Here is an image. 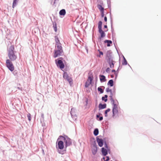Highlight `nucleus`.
<instances>
[{
	"mask_svg": "<svg viewBox=\"0 0 161 161\" xmlns=\"http://www.w3.org/2000/svg\"><path fill=\"white\" fill-rule=\"evenodd\" d=\"M14 47V45L11 46L8 51V56L10 61H14L17 58V56L15 54Z\"/></svg>",
	"mask_w": 161,
	"mask_h": 161,
	"instance_id": "2",
	"label": "nucleus"
},
{
	"mask_svg": "<svg viewBox=\"0 0 161 161\" xmlns=\"http://www.w3.org/2000/svg\"><path fill=\"white\" fill-rule=\"evenodd\" d=\"M56 24H56V23L55 21H54L53 22V25H56Z\"/></svg>",
	"mask_w": 161,
	"mask_h": 161,
	"instance_id": "56",
	"label": "nucleus"
},
{
	"mask_svg": "<svg viewBox=\"0 0 161 161\" xmlns=\"http://www.w3.org/2000/svg\"><path fill=\"white\" fill-rule=\"evenodd\" d=\"M17 88L19 89V90H20L21 91L22 90V88L21 87H20L19 86H17Z\"/></svg>",
	"mask_w": 161,
	"mask_h": 161,
	"instance_id": "50",
	"label": "nucleus"
},
{
	"mask_svg": "<svg viewBox=\"0 0 161 161\" xmlns=\"http://www.w3.org/2000/svg\"><path fill=\"white\" fill-rule=\"evenodd\" d=\"M105 43H107V46L110 47L111 46V44L112 43V41L110 40H105L104 42Z\"/></svg>",
	"mask_w": 161,
	"mask_h": 161,
	"instance_id": "19",
	"label": "nucleus"
},
{
	"mask_svg": "<svg viewBox=\"0 0 161 161\" xmlns=\"http://www.w3.org/2000/svg\"><path fill=\"white\" fill-rule=\"evenodd\" d=\"M110 70V69L109 67L107 68L106 70V71L107 73H109Z\"/></svg>",
	"mask_w": 161,
	"mask_h": 161,
	"instance_id": "47",
	"label": "nucleus"
},
{
	"mask_svg": "<svg viewBox=\"0 0 161 161\" xmlns=\"http://www.w3.org/2000/svg\"><path fill=\"white\" fill-rule=\"evenodd\" d=\"M19 0H13L12 8H14V7L17 5Z\"/></svg>",
	"mask_w": 161,
	"mask_h": 161,
	"instance_id": "25",
	"label": "nucleus"
},
{
	"mask_svg": "<svg viewBox=\"0 0 161 161\" xmlns=\"http://www.w3.org/2000/svg\"><path fill=\"white\" fill-rule=\"evenodd\" d=\"M55 44L57 45V44H61V43H60V41L58 37L57 36H55Z\"/></svg>",
	"mask_w": 161,
	"mask_h": 161,
	"instance_id": "23",
	"label": "nucleus"
},
{
	"mask_svg": "<svg viewBox=\"0 0 161 161\" xmlns=\"http://www.w3.org/2000/svg\"><path fill=\"white\" fill-rule=\"evenodd\" d=\"M53 27L54 31L56 32L57 31V24L53 25Z\"/></svg>",
	"mask_w": 161,
	"mask_h": 161,
	"instance_id": "41",
	"label": "nucleus"
},
{
	"mask_svg": "<svg viewBox=\"0 0 161 161\" xmlns=\"http://www.w3.org/2000/svg\"><path fill=\"white\" fill-rule=\"evenodd\" d=\"M63 52V51H60L59 50H57L56 49L54 50L53 57L56 58L58 56L61 55Z\"/></svg>",
	"mask_w": 161,
	"mask_h": 161,
	"instance_id": "11",
	"label": "nucleus"
},
{
	"mask_svg": "<svg viewBox=\"0 0 161 161\" xmlns=\"http://www.w3.org/2000/svg\"><path fill=\"white\" fill-rule=\"evenodd\" d=\"M57 46V50H59L60 51H63V50L62 49V47L61 46V44H59L56 45Z\"/></svg>",
	"mask_w": 161,
	"mask_h": 161,
	"instance_id": "26",
	"label": "nucleus"
},
{
	"mask_svg": "<svg viewBox=\"0 0 161 161\" xmlns=\"http://www.w3.org/2000/svg\"><path fill=\"white\" fill-rule=\"evenodd\" d=\"M107 17L106 16H105L104 17V20L105 22H107Z\"/></svg>",
	"mask_w": 161,
	"mask_h": 161,
	"instance_id": "49",
	"label": "nucleus"
},
{
	"mask_svg": "<svg viewBox=\"0 0 161 161\" xmlns=\"http://www.w3.org/2000/svg\"><path fill=\"white\" fill-rule=\"evenodd\" d=\"M112 117L114 118L115 115L118 113V108H112Z\"/></svg>",
	"mask_w": 161,
	"mask_h": 161,
	"instance_id": "17",
	"label": "nucleus"
},
{
	"mask_svg": "<svg viewBox=\"0 0 161 161\" xmlns=\"http://www.w3.org/2000/svg\"><path fill=\"white\" fill-rule=\"evenodd\" d=\"M110 111V109L109 108H108L104 111V114L105 117H108V113Z\"/></svg>",
	"mask_w": 161,
	"mask_h": 161,
	"instance_id": "33",
	"label": "nucleus"
},
{
	"mask_svg": "<svg viewBox=\"0 0 161 161\" xmlns=\"http://www.w3.org/2000/svg\"><path fill=\"white\" fill-rule=\"evenodd\" d=\"M12 61L9 59H7L6 65L8 69L11 71L12 72L14 70V66Z\"/></svg>",
	"mask_w": 161,
	"mask_h": 161,
	"instance_id": "6",
	"label": "nucleus"
},
{
	"mask_svg": "<svg viewBox=\"0 0 161 161\" xmlns=\"http://www.w3.org/2000/svg\"><path fill=\"white\" fill-rule=\"evenodd\" d=\"M59 0H54L53 2V4L57 3L59 1Z\"/></svg>",
	"mask_w": 161,
	"mask_h": 161,
	"instance_id": "46",
	"label": "nucleus"
},
{
	"mask_svg": "<svg viewBox=\"0 0 161 161\" xmlns=\"http://www.w3.org/2000/svg\"><path fill=\"white\" fill-rule=\"evenodd\" d=\"M13 71V74H14V76H17L18 74V71L16 70H14Z\"/></svg>",
	"mask_w": 161,
	"mask_h": 161,
	"instance_id": "37",
	"label": "nucleus"
},
{
	"mask_svg": "<svg viewBox=\"0 0 161 161\" xmlns=\"http://www.w3.org/2000/svg\"><path fill=\"white\" fill-rule=\"evenodd\" d=\"M104 147L105 148V149H108V144L106 142H105V143H104Z\"/></svg>",
	"mask_w": 161,
	"mask_h": 161,
	"instance_id": "43",
	"label": "nucleus"
},
{
	"mask_svg": "<svg viewBox=\"0 0 161 161\" xmlns=\"http://www.w3.org/2000/svg\"><path fill=\"white\" fill-rule=\"evenodd\" d=\"M110 23H111V31H112V38L113 39L114 38L115 33L114 32V29L113 28V19L111 16V13H110Z\"/></svg>",
	"mask_w": 161,
	"mask_h": 161,
	"instance_id": "9",
	"label": "nucleus"
},
{
	"mask_svg": "<svg viewBox=\"0 0 161 161\" xmlns=\"http://www.w3.org/2000/svg\"><path fill=\"white\" fill-rule=\"evenodd\" d=\"M101 14V16L102 17H103L104 16V11L100 12Z\"/></svg>",
	"mask_w": 161,
	"mask_h": 161,
	"instance_id": "45",
	"label": "nucleus"
},
{
	"mask_svg": "<svg viewBox=\"0 0 161 161\" xmlns=\"http://www.w3.org/2000/svg\"><path fill=\"white\" fill-rule=\"evenodd\" d=\"M109 97H110V101L111 102V103H112V102H114V100L113 99V96H110Z\"/></svg>",
	"mask_w": 161,
	"mask_h": 161,
	"instance_id": "42",
	"label": "nucleus"
},
{
	"mask_svg": "<svg viewBox=\"0 0 161 161\" xmlns=\"http://www.w3.org/2000/svg\"><path fill=\"white\" fill-rule=\"evenodd\" d=\"M105 157H103L102 158V159H101V160L102 161V159H103L104 160H105Z\"/></svg>",
	"mask_w": 161,
	"mask_h": 161,
	"instance_id": "62",
	"label": "nucleus"
},
{
	"mask_svg": "<svg viewBox=\"0 0 161 161\" xmlns=\"http://www.w3.org/2000/svg\"><path fill=\"white\" fill-rule=\"evenodd\" d=\"M99 134V130L97 128H95L93 131V134L94 135L97 136Z\"/></svg>",
	"mask_w": 161,
	"mask_h": 161,
	"instance_id": "24",
	"label": "nucleus"
},
{
	"mask_svg": "<svg viewBox=\"0 0 161 161\" xmlns=\"http://www.w3.org/2000/svg\"><path fill=\"white\" fill-rule=\"evenodd\" d=\"M115 101L117 102V104L115 103V101L111 103L113 106L112 108H118V104L119 103L117 100L116 99Z\"/></svg>",
	"mask_w": 161,
	"mask_h": 161,
	"instance_id": "18",
	"label": "nucleus"
},
{
	"mask_svg": "<svg viewBox=\"0 0 161 161\" xmlns=\"http://www.w3.org/2000/svg\"><path fill=\"white\" fill-rule=\"evenodd\" d=\"M104 28H107V25H105L104 26Z\"/></svg>",
	"mask_w": 161,
	"mask_h": 161,
	"instance_id": "59",
	"label": "nucleus"
},
{
	"mask_svg": "<svg viewBox=\"0 0 161 161\" xmlns=\"http://www.w3.org/2000/svg\"><path fill=\"white\" fill-rule=\"evenodd\" d=\"M108 96L107 95H105L104 96L102 97V99L103 101H104L105 102H107L108 100Z\"/></svg>",
	"mask_w": 161,
	"mask_h": 161,
	"instance_id": "31",
	"label": "nucleus"
},
{
	"mask_svg": "<svg viewBox=\"0 0 161 161\" xmlns=\"http://www.w3.org/2000/svg\"><path fill=\"white\" fill-rule=\"evenodd\" d=\"M31 114L30 113H29L27 114V117L28 118V119L29 121H31Z\"/></svg>",
	"mask_w": 161,
	"mask_h": 161,
	"instance_id": "39",
	"label": "nucleus"
},
{
	"mask_svg": "<svg viewBox=\"0 0 161 161\" xmlns=\"http://www.w3.org/2000/svg\"><path fill=\"white\" fill-rule=\"evenodd\" d=\"M59 14L60 15L64 16L66 14V10L65 9H62L59 12Z\"/></svg>",
	"mask_w": 161,
	"mask_h": 161,
	"instance_id": "20",
	"label": "nucleus"
},
{
	"mask_svg": "<svg viewBox=\"0 0 161 161\" xmlns=\"http://www.w3.org/2000/svg\"><path fill=\"white\" fill-rule=\"evenodd\" d=\"M99 77L101 82L102 83L106 81V77L104 75H100Z\"/></svg>",
	"mask_w": 161,
	"mask_h": 161,
	"instance_id": "15",
	"label": "nucleus"
},
{
	"mask_svg": "<svg viewBox=\"0 0 161 161\" xmlns=\"http://www.w3.org/2000/svg\"><path fill=\"white\" fill-rule=\"evenodd\" d=\"M71 117L74 119L75 120L77 119V116L75 114V113H72L71 112H70Z\"/></svg>",
	"mask_w": 161,
	"mask_h": 161,
	"instance_id": "32",
	"label": "nucleus"
},
{
	"mask_svg": "<svg viewBox=\"0 0 161 161\" xmlns=\"http://www.w3.org/2000/svg\"><path fill=\"white\" fill-rule=\"evenodd\" d=\"M88 99H86V104H87L88 103Z\"/></svg>",
	"mask_w": 161,
	"mask_h": 161,
	"instance_id": "61",
	"label": "nucleus"
},
{
	"mask_svg": "<svg viewBox=\"0 0 161 161\" xmlns=\"http://www.w3.org/2000/svg\"><path fill=\"white\" fill-rule=\"evenodd\" d=\"M107 150H108V153H110V148H108V149H107Z\"/></svg>",
	"mask_w": 161,
	"mask_h": 161,
	"instance_id": "51",
	"label": "nucleus"
},
{
	"mask_svg": "<svg viewBox=\"0 0 161 161\" xmlns=\"http://www.w3.org/2000/svg\"><path fill=\"white\" fill-rule=\"evenodd\" d=\"M109 92H110V93L113 92L112 90L111 89H109Z\"/></svg>",
	"mask_w": 161,
	"mask_h": 161,
	"instance_id": "60",
	"label": "nucleus"
},
{
	"mask_svg": "<svg viewBox=\"0 0 161 161\" xmlns=\"http://www.w3.org/2000/svg\"><path fill=\"white\" fill-rule=\"evenodd\" d=\"M102 87H103L104 89L105 88V87L104 86H99L97 88L98 91L100 92L101 94L103 93L104 92V90L102 88Z\"/></svg>",
	"mask_w": 161,
	"mask_h": 161,
	"instance_id": "22",
	"label": "nucleus"
},
{
	"mask_svg": "<svg viewBox=\"0 0 161 161\" xmlns=\"http://www.w3.org/2000/svg\"><path fill=\"white\" fill-rule=\"evenodd\" d=\"M102 22L101 21H99L98 23V32L100 34V36L98 38V41L100 42L102 38L104 37L106 35L105 32L103 31L102 29Z\"/></svg>",
	"mask_w": 161,
	"mask_h": 161,
	"instance_id": "4",
	"label": "nucleus"
},
{
	"mask_svg": "<svg viewBox=\"0 0 161 161\" xmlns=\"http://www.w3.org/2000/svg\"><path fill=\"white\" fill-rule=\"evenodd\" d=\"M99 53V55H97V57H101V55H103V53L102 51H100L99 49L98 50Z\"/></svg>",
	"mask_w": 161,
	"mask_h": 161,
	"instance_id": "38",
	"label": "nucleus"
},
{
	"mask_svg": "<svg viewBox=\"0 0 161 161\" xmlns=\"http://www.w3.org/2000/svg\"><path fill=\"white\" fill-rule=\"evenodd\" d=\"M107 61L108 63L110 68H114V62H115V61L113 60L110 61Z\"/></svg>",
	"mask_w": 161,
	"mask_h": 161,
	"instance_id": "16",
	"label": "nucleus"
},
{
	"mask_svg": "<svg viewBox=\"0 0 161 161\" xmlns=\"http://www.w3.org/2000/svg\"><path fill=\"white\" fill-rule=\"evenodd\" d=\"M40 122L42 123L44 121V115L43 113H42L41 115V118L40 119Z\"/></svg>",
	"mask_w": 161,
	"mask_h": 161,
	"instance_id": "35",
	"label": "nucleus"
},
{
	"mask_svg": "<svg viewBox=\"0 0 161 161\" xmlns=\"http://www.w3.org/2000/svg\"><path fill=\"white\" fill-rule=\"evenodd\" d=\"M41 123L42 124V126H45V124L44 122V121L43 122H42V123Z\"/></svg>",
	"mask_w": 161,
	"mask_h": 161,
	"instance_id": "48",
	"label": "nucleus"
},
{
	"mask_svg": "<svg viewBox=\"0 0 161 161\" xmlns=\"http://www.w3.org/2000/svg\"><path fill=\"white\" fill-rule=\"evenodd\" d=\"M97 150V147H94L92 149V153L93 155H95L96 154Z\"/></svg>",
	"mask_w": 161,
	"mask_h": 161,
	"instance_id": "28",
	"label": "nucleus"
},
{
	"mask_svg": "<svg viewBox=\"0 0 161 161\" xmlns=\"http://www.w3.org/2000/svg\"><path fill=\"white\" fill-rule=\"evenodd\" d=\"M107 107V104L104 103L103 104L102 103H100L98 105L99 110H100L102 109L105 108Z\"/></svg>",
	"mask_w": 161,
	"mask_h": 161,
	"instance_id": "14",
	"label": "nucleus"
},
{
	"mask_svg": "<svg viewBox=\"0 0 161 161\" xmlns=\"http://www.w3.org/2000/svg\"><path fill=\"white\" fill-rule=\"evenodd\" d=\"M107 4L108 8L110 9V10L111 11V0H107ZM111 13V11H110V13Z\"/></svg>",
	"mask_w": 161,
	"mask_h": 161,
	"instance_id": "34",
	"label": "nucleus"
},
{
	"mask_svg": "<svg viewBox=\"0 0 161 161\" xmlns=\"http://www.w3.org/2000/svg\"><path fill=\"white\" fill-rule=\"evenodd\" d=\"M103 137L102 136H99L96 137V141L98 143L99 146L101 147L103 145L104 143V141L103 139L102 138Z\"/></svg>",
	"mask_w": 161,
	"mask_h": 161,
	"instance_id": "8",
	"label": "nucleus"
},
{
	"mask_svg": "<svg viewBox=\"0 0 161 161\" xmlns=\"http://www.w3.org/2000/svg\"><path fill=\"white\" fill-rule=\"evenodd\" d=\"M112 72H114V73H116V70L115 69H112Z\"/></svg>",
	"mask_w": 161,
	"mask_h": 161,
	"instance_id": "58",
	"label": "nucleus"
},
{
	"mask_svg": "<svg viewBox=\"0 0 161 161\" xmlns=\"http://www.w3.org/2000/svg\"><path fill=\"white\" fill-rule=\"evenodd\" d=\"M122 64L123 65H126L128 64V63L126 59L123 56V60L122 62Z\"/></svg>",
	"mask_w": 161,
	"mask_h": 161,
	"instance_id": "27",
	"label": "nucleus"
},
{
	"mask_svg": "<svg viewBox=\"0 0 161 161\" xmlns=\"http://www.w3.org/2000/svg\"><path fill=\"white\" fill-rule=\"evenodd\" d=\"M96 119L97 120L101 121L103 120V116H99L98 115H96Z\"/></svg>",
	"mask_w": 161,
	"mask_h": 161,
	"instance_id": "29",
	"label": "nucleus"
},
{
	"mask_svg": "<svg viewBox=\"0 0 161 161\" xmlns=\"http://www.w3.org/2000/svg\"><path fill=\"white\" fill-rule=\"evenodd\" d=\"M93 80V76L92 72H90L88 73V76L87 81H90V82L92 83V82Z\"/></svg>",
	"mask_w": 161,
	"mask_h": 161,
	"instance_id": "12",
	"label": "nucleus"
},
{
	"mask_svg": "<svg viewBox=\"0 0 161 161\" xmlns=\"http://www.w3.org/2000/svg\"><path fill=\"white\" fill-rule=\"evenodd\" d=\"M105 158H106V159L105 160H104V161H108L110 160V158L109 156H106Z\"/></svg>",
	"mask_w": 161,
	"mask_h": 161,
	"instance_id": "44",
	"label": "nucleus"
},
{
	"mask_svg": "<svg viewBox=\"0 0 161 161\" xmlns=\"http://www.w3.org/2000/svg\"><path fill=\"white\" fill-rule=\"evenodd\" d=\"M110 96H113V92L112 93H110Z\"/></svg>",
	"mask_w": 161,
	"mask_h": 161,
	"instance_id": "64",
	"label": "nucleus"
},
{
	"mask_svg": "<svg viewBox=\"0 0 161 161\" xmlns=\"http://www.w3.org/2000/svg\"><path fill=\"white\" fill-rule=\"evenodd\" d=\"M96 115H98L99 116H103L102 114L99 113L98 114H97Z\"/></svg>",
	"mask_w": 161,
	"mask_h": 161,
	"instance_id": "54",
	"label": "nucleus"
},
{
	"mask_svg": "<svg viewBox=\"0 0 161 161\" xmlns=\"http://www.w3.org/2000/svg\"><path fill=\"white\" fill-rule=\"evenodd\" d=\"M59 139L62 140L64 142V149L63 150L60 151L58 150V153L63 155L66 153L67 147L72 145V140L66 135L59 136Z\"/></svg>",
	"mask_w": 161,
	"mask_h": 161,
	"instance_id": "1",
	"label": "nucleus"
},
{
	"mask_svg": "<svg viewBox=\"0 0 161 161\" xmlns=\"http://www.w3.org/2000/svg\"><path fill=\"white\" fill-rule=\"evenodd\" d=\"M98 8L99 9L100 12L103 11L104 10V8L100 4H98L97 5Z\"/></svg>",
	"mask_w": 161,
	"mask_h": 161,
	"instance_id": "30",
	"label": "nucleus"
},
{
	"mask_svg": "<svg viewBox=\"0 0 161 161\" xmlns=\"http://www.w3.org/2000/svg\"><path fill=\"white\" fill-rule=\"evenodd\" d=\"M101 151L102 155L104 156H106L108 154V151L107 150V149H105L104 147L101 148Z\"/></svg>",
	"mask_w": 161,
	"mask_h": 161,
	"instance_id": "13",
	"label": "nucleus"
},
{
	"mask_svg": "<svg viewBox=\"0 0 161 161\" xmlns=\"http://www.w3.org/2000/svg\"><path fill=\"white\" fill-rule=\"evenodd\" d=\"M114 74L115 75V79H116L117 78L118 74L116 73H114Z\"/></svg>",
	"mask_w": 161,
	"mask_h": 161,
	"instance_id": "55",
	"label": "nucleus"
},
{
	"mask_svg": "<svg viewBox=\"0 0 161 161\" xmlns=\"http://www.w3.org/2000/svg\"><path fill=\"white\" fill-rule=\"evenodd\" d=\"M109 89L108 87L106 88V92H109Z\"/></svg>",
	"mask_w": 161,
	"mask_h": 161,
	"instance_id": "52",
	"label": "nucleus"
},
{
	"mask_svg": "<svg viewBox=\"0 0 161 161\" xmlns=\"http://www.w3.org/2000/svg\"><path fill=\"white\" fill-rule=\"evenodd\" d=\"M106 137H104V138H103V141H104V143H105V142H106Z\"/></svg>",
	"mask_w": 161,
	"mask_h": 161,
	"instance_id": "53",
	"label": "nucleus"
},
{
	"mask_svg": "<svg viewBox=\"0 0 161 161\" xmlns=\"http://www.w3.org/2000/svg\"><path fill=\"white\" fill-rule=\"evenodd\" d=\"M114 81L113 80L111 79L109 80L108 82L107 85L110 86V87H112L114 86Z\"/></svg>",
	"mask_w": 161,
	"mask_h": 161,
	"instance_id": "21",
	"label": "nucleus"
},
{
	"mask_svg": "<svg viewBox=\"0 0 161 161\" xmlns=\"http://www.w3.org/2000/svg\"><path fill=\"white\" fill-rule=\"evenodd\" d=\"M111 77L112 78H113L114 77V75H111Z\"/></svg>",
	"mask_w": 161,
	"mask_h": 161,
	"instance_id": "63",
	"label": "nucleus"
},
{
	"mask_svg": "<svg viewBox=\"0 0 161 161\" xmlns=\"http://www.w3.org/2000/svg\"><path fill=\"white\" fill-rule=\"evenodd\" d=\"M63 76V78L66 80L69 83L70 85L73 84V80L71 77H69L67 72L64 71Z\"/></svg>",
	"mask_w": 161,
	"mask_h": 161,
	"instance_id": "7",
	"label": "nucleus"
},
{
	"mask_svg": "<svg viewBox=\"0 0 161 161\" xmlns=\"http://www.w3.org/2000/svg\"><path fill=\"white\" fill-rule=\"evenodd\" d=\"M121 67L120 68V65L119 66V67L117 70L116 71V72H118L119 71V69H121Z\"/></svg>",
	"mask_w": 161,
	"mask_h": 161,
	"instance_id": "57",
	"label": "nucleus"
},
{
	"mask_svg": "<svg viewBox=\"0 0 161 161\" xmlns=\"http://www.w3.org/2000/svg\"><path fill=\"white\" fill-rule=\"evenodd\" d=\"M55 62L57 67L63 71V69L66 63L64 58L62 57H59L55 60Z\"/></svg>",
	"mask_w": 161,
	"mask_h": 161,
	"instance_id": "3",
	"label": "nucleus"
},
{
	"mask_svg": "<svg viewBox=\"0 0 161 161\" xmlns=\"http://www.w3.org/2000/svg\"><path fill=\"white\" fill-rule=\"evenodd\" d=\"M93 147H97L96 145V143L95 140H94L92 144Z\"/></svg>",
	"mask_w": 161,
	"mask_h": 161,
	"instance_id": "40",
	"label": "nucleus"
},
{
	"mask_svg": "<svg viewBox=\"0 0 161 161\" xmlns=\"http://www.w3.org/2000/svg\"><path fill=\"white\" fill-rule=\"evenodd\" d=\"M91 84L90 82L88 83L87 81H86L85 83V87L86 88L88 87Z\"/></svg>",
	"mask_w": 161,
	"mask_h": 161,
	"instance_id": "36",
	"label": "nucleus"
},
{
	"mask_svg": "<svg viewBox=\"0 0 161 161\" xmlns=\"http://www.w3.org/2000/svg\"><path fill=\"white\" fill-rule=\"evenodd\" d=\"M112 52L111 50L108 51L106 53V58L107 61L113 60V57L112 56Z\"/></svg>",
	"mask_w": 161,
	"mask_h": 161,
	"instance_id": "10",
	"label": "nucleus"
},
{
	"mask_svg": "<svg viewBox=\"0 0 161 161\" xmlns=\"http://www.w3.org/2000/svg\"><path fill=\"white\" fill-rule=\"evenodd\" d=\"M56 147L58 149L61 150L64 149L65 148V145L64 142L61 139H59V137L57 139L56 143Z\"/></svg>",
	"mask_w": 161,
	"mask_h": 161,
	"instance_id": "5",
	"label": "nucleus"
}]
</instances>
